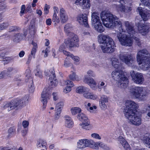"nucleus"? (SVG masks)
I'll return each mask as SVG.
<instances>
[{
    "label": "nucleus",
    "instance_id": "obj_1",
    "mask_svg": "<svg viewBox=\"0 0 150 150\" xmlns=\"http://www.w3.org/2000/svg\"><path fill=\"white\" fill-rule=\"evenodd\" d=\"M100 17L103 25L106 27L113 28L117 26L118 28L119 33L117 34V37L122 45L130 46L132 43V39L137 41L139 40L138 33L132 23L128 21L125 23L126 30L130 38H129L125 34L122 33L125 32V30L122 26V23L116 16L110 13L103 11L100 14Z\"/></svg>",
    "mask_w": 150,
    "mask_h": 150
},
{
    "label": "nucleus",
    "instance_id": "obj_2",
    "mask_svg": "<svg viewBox=\"0 0 150 150\" xmlns=\"http://www.w3.org/2000/svg\"><path fill=\"white\" fill-rule=\"evenodd\" d=\"M98 38V43L101 45L100 47L103 53H111L115 51L116 45L115 42L109 35L100 34Z\"/></svg>",
    "mask_w": 150,
    "mask_h": 150
},
{
    "label": "nucleus",
    "instance_id": "obj_3",
    "mask_svg": "<svg viewBox=\"0 0 150 150\" xmlns=\"http://www.w3.org/2000/svg\"><path fill=\"white\" fill-rule=\"evenodd\" d=\"M130 92L131 95L134 98H138L140 100H144L148 95L145 89L142 87H132L130 88Z\"/></svg>",
    "mask_w": 150,
    "mask_h": 150
},
{
    "label": "nucleus",
    "instance_id": "obj_4",
    "mask_svg": "<svg viewBox=\"0 0 150 150\" xmlns=\"http://www.w3.org/2000/svg\"><path fill=\"white\" fill-rule=\"evenodd\" d=\"M125 115L130 124L136 126H139L142 124L141 117L135 112H130Z\"/></svg>",
    "mask_w": 150,
    "mask_h": 150
},
{
    "label": "nucleus",
    "instance_id": "obj_5",
    "mask_svg": "<svg viewBox=\"0 0 150 150\" xmlns=\"http://www.w3.org/2000/svg\"><path fill=\"white\" fill-rule=\"evenodd\" d=\"M118 57L121 61L129 66L132 65L135 60L134 58L131 54L126 52H120Z\"/></svg>",
    "mask_w": 150,
    "mask_h": 150
},
{
    "label": "nucleus",
    "instance_id": "obj_6",
    "mask_svg": "<svg viewBox=\"0 0 150 150\" xmlns=\"http://www.w3.org/2000/svg\"><path fill=\"white\" fill-rule=\"evenodd\" d=\"M130 74L132 80L136 83L141 84L143 83L144 79L142 73H135L134 70H132L130 71Z\"/></svg>",
    "mask_w": 150,
    "mask_h": 150
},
{
    "label": "nucleus",
    "instance_id": "obj_7",
    "mask_svg": "<svg viewBox=\"0 0 150 150\" xmlns=\"http://www.w3.org/2000/svg\"><path fill=\"white\" fill-rule=\"evenodd\" d=\"M126 107L125 108L124 113V115L129 113L130 112H134L133 110L136 109L137 104L134 101L131 100H127L125 103Z\"/></svg>",
    "mask_w": 150,
    "mask_h": 150
},
{
    "label": "nucleus",
    "instance_id": "obj_8",
    "mask_svg": "<svg viewBox=\"0 0 150 150\" xmlns=\"http://www.w3.org/2000/svg\"><path fill=\"white\" fill-rule=\"evenodd\" d=\"M79 39L76 35H74L71 39H68L65 41V44L67 47L71 48L73 47H78Z\"/></svg>",
    "mask_w": 150,
    "mask_h": 150
},
{
    "label": "nucleus",
    "instance_id": "obj_9",
    "mask_svg": "<svg viewBox=\"0 0 150 150\" xmlns=\"http://www.w3.org/2000/svg\"><path fill=\"white\" fill-rule=\"evenodd\" d=\"M51 93H50L49 89L47 88H45L41 94V100L43 103L44 107L46 106L47 103V100L50 98Z\"/></svg>",
    "mask_w": 150,
    "mask_h": 150
},
{
    "label": "nucleus",
    "instance_id": "obj_10",
    "mask_svg": "<svg viewBox=\"0 0 150 150\" xmlns=\"http://www.w3.org/2000/svg\"><path fill=\"white\" fill-rule=\"evenodd\" d=\"M111 74L113 78L116 81H125L127 79V78L122 74L121 71L115 70L112 71Z\"/></svg>",
    "mask_w": 150,
    "mask_h": 150
},
{
    "label": "nucleus",
    "instance_id": "obj_11",
    "mask_svg": "<svg viewBox=\"0 0 150 150\" xmlns=\"http://www.w3.org/2000/svg\"><path fill=\"white\" fill-rule=\"evenodd\" d=\"M77 20L81 24L84 25L86 27H89L87 15L86 14H80L77 17Z\"/></svg>",
    "mask_w": 150,
    "mask_h": 150
},
{
    "label": "nucleus",
    "instance_id": "obj_12",
    "mask_svg": "<svg viewBox=\"0 0 150 150\" xmlns=\"http://www.w3.org/2000/svg\"><path fill=\"white\" fill-rule=\"evenodd\" d=\"M149 54L148 52L146 50H141L137 54V59L138 62H140L143 60L147 59Z\"/></svg>",
    "mask_w": 150,
    "mask_h": 150
},
{
    "label": "nucleus",
    "instance_id": "obj_13",
    "mask_svg": "<svg viewBox=\"0 0 150 150\" xmlns=\"http://www.w3.org/2000/svg\"><path fill=\"white\" fill-rule=\"evenodd\" d=\"M137 25L139 32L142 35H145L148 32L149 29L148 25L144 24L141 23H138Z\"/></svg>",
    "mask_w": 150,
    "mask_h": 150
},
{
    "label": "nucleus",
    "instance_id": "obj_14",
    "mask_svg": "<svg viewBox=\"0 0 150 150\" xmlns=\"http://www.w3.org/2000/svg\"><path fill=\"white\" fill-rule=\"evenodd\" d=\"M137 10L144 21H146L150 18V14L149 12L147 10H144V9H143L141 7H138Z\"/></svg>",
    "mask_w": 150,
    "mask_h": 150
},
{
    "label": "nucleus",
    "instance_id": "obj_15",
    "mask_svg": "<svg viewBox=\"0 0 150 150\" xmlns=\"http://www.w3.org/2000/svg\"><path fill=\"white\" fill-rule=\"evenodd\" d=\"M32 44L33 46V47L31 51V54L29 55L28 61L26 62V63L28 64L30 63L32 57L34 58H35V55L38 49L37 45L36 43L34 41H33Z\"/></svg>",
    "mask_w": 150,
    "mask_h": 150
},
{
    "label": "nucleus",
    "instance_id": "obj_16",
    "mask_svg": "<svg viewBox=\"0 0 150 150\" xmlns=\"http://www.w3.org/2000/svg\"><path fill=\"white\" fill-rule=\"evenodd\" d=\"M23 34L22 33H17L15 34L13 38V40L14 42H18L20 41L25 38L27 34L26 30H24Z\"/></svg>",
    "mask_w": 150,
    "mask_h": 150
},
{
    "label": "nucleus",
    "instance_id": "obj_17",
    "mask_svg": "<svg viewBox=\"0 0 150 150\" xmlns=\"http://www.w3.org/2000/svg\"><path fill=\"white\" fill-rule=\"evenodd\" d=\"M138 62L139 64L141 65V69L144 71L147 70L150 67V61L147 59Z\"/></svg>",
    "mask_w": 150,
    "mask_h": 150
},
{
    "label": "nucleus",
    "instance_id": "obj_18",
    "mask_svg": "<svg viewBox=\"0 0 150 150\" xmlns=\"http://www.w3.org/2000/svg\"><path fill=\"white\" fill-rule=\"evenodd\" d=\"M59 17L62 23H65L68 20V16L65 10L62 8L59 10Z\"/></svg>",
    "mask_w": 150,
    "mask_h": 150
},
{
    "label": "nucleus",
    "instance_id": "obj_19",
    "mask_svg": "<svg viewBox=\"0 0 150 150\" xmlns=\"http://www.w3.org/2000/svg\"><path fill=\"white\" fill-rule=\"evenodd\" d=\"M83 81L85 83L88 84L92 88H95V87L96 85V83L94 79L92 78L88 77L87 75L85 76Z\"/></svg>",
    "mask_w": 150,
    "mask_h": 150
},
{
    "label": "nucleus",
    "instance_id": "obj_20",
    "mask_svg": "<svg viewBox=\"0 0 150 150\" xmlns=\"http://www.w3.org/2000/svg\"><path fill=\"white\" fill-rule=\"evenodd\" d=\"M75 3L76 4L79 3L83 9L89 8L91 5L89 0H76Z\"/></svg>",
    "mask_w": 150,
    "mask_h": 150
},
{
    "label": "nucleus",
    "instance_id": "obj_21",
    "mask_svg": "<svg viewBox=\"0 0 150 150\" xmlns=\"http://www.w3.org/2000/svg\"><path fill=\"white\" fill-rule=\"evenodd\" d=\"M91 17L92 24L93 25H95V24H99L101 22L100 19L98 14L96 12H94L92 13Z\"/></svg>",
    "mask_w": 150,
    "mask_h": 150
},
{
    "label": "nucleus",
    "instance_id": "obj_22",
    "mask_svg": "<svg viewBox=\"0 0 150 150\" xmlns=\"http://www.w3.org/2000/svg\"><path fill=\"white\" fill-rule=\"evenodd\" d=\"M65 125L68 128H71L74 126V122L71 118L69 116L66 115L64 116Z\"/></svg>",
    "mask_w": 150,
    "mask_h": 150
},
{
    "label": "nucleus",
    "instance_id": "obj_23",
    "mask_svg": "<svg viewBox=\"0 0 150 150\" xmlns=\"http://www.w3.org/2000/svg\"><path fill=\"white\" fill-rule=\"evenodd\" d=\"M118 140L125 150H130L129 145L122 137H119Z\"/></svg>",
    "mask_w": 150,
    "mask_h": 150
},
{
    "label": "nucleus",
    "instance_id": "obj_24",
    "mask_svg": "<svg viewBox=\"0 0 150 150\" xmlns=\"http://www.w3.org/2000/svg\"><path fill=\"white\" fill-rule=\"evenodd\" d=\"M65 84L67 86L64 89L63 91L66 93L71 91V88L74 86V85L73 83L69 80H67L65 81Z\"/></svg>",
    "mask_w": 150,
    "mask_h": 150
},
{
    "label": "nucleus",
    "instance_id": "obj_25",
    "mask_svg": "<svg viewBox=\"0 0 150 150\" xmlns=\"http://www.w3.org/2000/svg\"><path fill=\"white\" fill-rule=\"evenodd\" d=\"M49 85L53 87L56 86L58 84V81L56 78V76L54 77L50 76L49 79Z\"/></svg>",
    "mask_w": 150,
    "mask_h": 150
},
{
    "label": "nucleus",
    "instance_id": "obj_26",
    "mask_svg": "<svg viewBox=\"0 0 150 150\" xmlns=\"http://www.w3.org/2000/svg\"><path fill=\"white\" fill-rule=\"evenodd\" d=\"M28 90L30 93H33L34 91L35 87L33 85V79L32 78H30V80L28 81Z\"/></svg>",
    "mask_w": 150,
    "mask_h": 150
},
{
    "label": "nucleus",
    "instance_id": "obj_27",
    "mask_svg": "<svg viewBox=\"0 0 150 150\" xmlns=\"http://www.w3.org/2000/svg\"><path fill=\"white\" fill-rule=\"evenodd\" d=\"M3 108L4 109L8 111L14 109V106L12 101H11L10 102L5 103L3 107Z\"/></svg>",
    "mask_w": 150,
    "mask_h": 150
},
{
    "label": "nucleus",
    "instance_id": "obj_28",
    "mask_svg": "<svg viewBox=\"0 0 150 150\" xmlns=\"http://www.w3.org/2000/svg\"><path fill=\"white\" fill-rule=\"evenodd\" d=\"M83 96L85 98H87L91 99L93 100L96 99L97 98L96 96L93 94L92 93L89 91L88 89L87 91L84 92Z\"/></svg>",
    "mask_w": 150,
    "mask_h": 150
},
{
    "label": "nucleus",
    "instance_id": "obj_29",
    "mask_svg": "<svg viewBox=\"0 0 150 150\" xmlns=\"http://www.w3.org/2000/svg\"><path fill=\"white\" fill-rule=\"evenodd\" d=\"M46 143L42 139H39L37 142V146L38 148L40 149H46Z\"/></svg>",
    "mask_w": 150,
    "mask_h": 150
},
{
    "label": "nucleus",
    "instance_id": "obj_30",
    "mask_svg": "<svg viewBox=\"0 0 150 150\" xmlns=\"http://www.w3.org/2000/svg\"><path fill=\"white\" fill-rule=\"evenodd\" d=\"M96 30L98 32L100 33L102 32L104 30V28L102 26V24L101 22L99 24H95L93 25Z\"/></svg>",
    "mask_w": 150,
    "mask_h": 150
},
{
    "label": "nucleus",
    "instance_id": "obj_31",
    "mask_svg": "<svg viewBox=\"0 0 150 150\" xmlns=\"http://www.w3.org/2000/svg\"><path fill=\"white\" fill-rule=\"evenodd\" d=\"M77 118L81 121L83 122H86L88 120L87 117L83 113L80 112L78 114L77 116Z\"/></svg>",
    "mask_w": 150,
    "mask_h": 150
},
{
    "label": "nucleus",
    "instance_id": "obj_32",
    "mask_svg": "<svg viewBox=\"0 0 150 150\" xmlns=\"http://www.w3.org/2000/svg\"><path fill=\"white\" fill-rule=\"evenodd\" d=\"M5 72L6 73V74H7V77H9L10 76V73H15L17 72V69L15 68H14L13 67H9L8 68L7 70H4Z\"/></svg>",
    "mask_w": 150,
    "mask_h": 150
},
{
    "label": "nucleus",
    "instance_id": "obj_33",
    "mask_svg": "<svg viewBox=\"0 0 150 150\" xmlns=\"http://www.w3.org/2000/svg\"><path fill=\"white\" fill-rule=\"evenodd\" d=\"M45 74L46 76H50H50L52 77H54L55 76V72L54 70V69L53 67L51 68L49 70V71H45Z\"/></svg>",
    "mask_w": 150,
    "mask_h": 150
},
{
    "label": "nucleus",
    "instance_id": "obj_34",
    "mask_svg": "<svg viewBox=\"0 0 150 150\" xmlns=\"http://www.w3.org/2000/svg\"><path fill=\"white\" fill-rule=\"evenodd\" d=\"M113 66L115 68H117L120 66L119 60L117 58H112L111 59Z\"/></svg>",
    "mask_w": 150,
    "mask_h": 150
},
{
    "label": "nucleus",
    "instance_id": "obj_35",
    "mask_svg": "<svg viewBox=\"0 0 150 150\" xmlns=\"http://www.w3.org/2000/svg\"><path fill=\"white\" fill-rule=\"evenodd\" d=\"M90 122L88 120L86 122H83L82 124H80L79 125L81 126V127L85 130H89L90 128L89 125Z\"/></svg>",
    "mask_w": 150,
    "mask_h": 150
},
{
    "label": "nucleus",
    "instance_id": "obj_36",
    "mask_svg": "<svg viewBox=\"0 0 150 150\" xmlns=\"http://www.w3.org/2000/svg\"><path fill=\"white\" fill-rule=\"evenodd\" d=\"M81 109L78 107H75L71 109V112L72 114L74 115L80 113L81 112Z\"/></svg>",
    "mask_w": 150,
    "mask_h": 150
},
{
    "label": "nucleus",
    "instance_id": "obj_37",
    "mask_svg": "<svg viewBox=\"0 0 150 150\" xmlns=\"http://www.w3.org/2000/svg\"><path fill=\"white\" fill-rule=\"evenodd\" d=\"M88 88L82 86H79L77 88L76 92L79 93H82L83 92L84 93L88 91Z\"/></svg>",
    "mask_w": 150,
    "mask_h": 150
},
{
    "label": "nucleus",
    "instance_id": "obj_38",
    "mask_svg": "<svg viewBox=\"0 0 150 150\" xmlns=\"http://www.w3.org/2000/svg\"><path fill=\"white\" fill-rule=\"evenodd\" d=\"M13 103H14V108L18 105H21L23 103V101L19 99H17L15 100H12Z\"/></svg>",
    "mask_w": 150,
    "mask_h": 150
},
{
    "label": "nucleus",
    "instance_id": "obj_39",
    "mask_svg": "<svg viewBox=\"0 0 150 150\" xmlns=\"http://www.w3.org/2000/svg\"><path fill=\"white\" fill-rule=\"evenodd\" d=\"M77 147L79 149L84 148L86 147L84 139L79 140L77 143Z\"/></svg>",
    "mask_w": 150,
    "mask_h": 150
},
{
    "label": "nucleus",
    "instance_id": "obj_40",
    "mask_svg": "<svg viewBox=\"0 0 150 150\" xmlns=\"http://www.w3.org/2000/svg\"><path fill=\"white\" fill-rule=\"evenodd\" d=\"M64 105V103L63 102H61L57 103L56 106L55 108V111H61Z\"/></svg>",
    "mask_w": 150,
    "mask_h": 150
},
{
    "label": "nucleus",
    "instance_id": "obj_41",
    "mask_svg": "<svg viewBox=\"0 0 150 150\" xmlns=\"http://www.w3.org/2000/svg\"><path fill=\"white\" fill-rule=\"evenodd\" d=\"M69 77L70 79L72 81H78L79 80V78L76 76L75 73L72 71H71V74L69 75Z\"/></svg>",
    "mask_w": 150,
    "mask_h": 150
},
{
    "label": "nucleus",
    "instance_id": "obj_42",
    "mask_svg": "<svg viewBox=\"0 0 150 150\" xmlns=\"http://www.w3.org/2000/svg\"><path fill=\"white\" fill-rule=\"evenodd\" d=\"M28 8L25 9V5H22L21 8V11L20 13V15L21 16H22L24 14L28 12L27 11Z\"/></svg>",
    "mask_w": 150,
    "mask_h": 150
},
{
    "label": "nucleus",
    "instance_id": "obj_43",
    "mask_svg": "<svg viewBox=\"0 0 150 150\" xmlns=\"http://www.w3.org/2000/svg\"><path fill=\"white\" fill-rule=\"evenodd\" d=\"M71 25L70 24H67L64 27V30L66 33L71 34L72 33L70 32V31L71 30Z\"/></svg>",
    "mask_w": 150,
    "mask_h": 150
},
{
    "label": "nucleus",
    "instance_id": "obj_44",
    "mask_svg": "<svg viewBox=\"0 0 150 150\" xmlns=\"http://www.w3.org/2000/svg\"><path fill=\"white\" fill-rule=\"evenodd\" d=\"M108 97L105 95H103L101 96L99 102L107 103L108 102Z\"/></svg>",
    "mask_w": 150,
    "mask_h": 150
},
{
    "label": "nucleus",
    "instance_id": "obj_45",
    "mask_svg": "<svg viewBox=\"0 0 150 150\" xmlns=\"http://www.w3.org/2000/svg\"><path fill=\"white\" fill-rule=\"evenodd\" d=\"M117 9L118 10L122 12H126L125 6L121 4L117 6Z\"/></svg>",
    "mask_w": 150,
    "mask_h": 150
},
{
    "label": "nucleus",
    "instance_id": "obj_46",
    "mask_svg": "<svg viewBox=\"0 0 150 150\" xmlns=\"http://www.w3.org/2000/svg\"><path fill=\"white\" fill-rule=\"evenodd\" d=\"M20 29V27L18 26H10L9 27L8 29V32H13L15 31L18 30Z\"/></svg>",
    "mask_w": 150,
    "mask_h": 150
},
{
    "label": "nucleus",
    "instance_id": "obj_47",
    "mask_svg": "<svg viewBox=\"0 0 150 150\" xmlns=\"http://www.w3.org/2000/svg\"><path fill=\"white\" fill-rule=\"evenodd\" d=\"M8 23L6 22H4L0 24V30L5 29L8 27Z\"/></svg>",
    "mask_w": 150,
    "mask_h": 150
},
{
    "label": "nucleus",
    "instance_id": "obj_48",
    "mask_svg": "<svg viewBox=\"0 0 150 150\" xmlns=\"http://www.w3.org/2000/svg\"><path fill=\"white\" fill-rule=\"evenodd\" d=\"M35 75L39 78H41L42 77V72L40 69H37L35 70Z\"/></svg>",
    "mask_w": 150,
    "mask_h": 150
},
{
    "label": "nucleus",
    "instance_id": "obj_49",
    "mask_svg": "<svg viewBox=\"0 0 150 150\" xmlns=\"http://www.w3.org/2000/svg\"><path fill=\"white\" fill-rule=\"evenodd\" d=\"M52 21L53 22L55 23V24L56 23H59V22L60 20L59 17L57 16V14L53 15Z\"/></svg>",
    "mask_w": 150,
    "mask_h": 150
},
{
    "label": "nucleus",
    "instance_id": "obj_50",
    "mask_svg": "<svg viewBox=\"0 0 150 150\" xmlns=\"http://www.w3.org/2000/svg\"><path fill=\"white\" fill-rule=\"evenodd\" d=\"M100 142H95L93 141V142L91 146L93 147V148L96 149H98V147H100Z\"/></svg>",
    "mask_w": 150,
    "mask_h": 150
},
{
    "label": "nucleus",
    "instance_id": "obj_51",
    "mask_svg": "<svg viewBox=\"0 0 150 150\" xmlns=\"http://www.w3.org/2000/svg\"><path fill=\"white\" fill-rule=\"evenodd\" d=\"M84 140L86 147L89 146L91 147V145L93 142V140H89L87 139H84Z\"/></svg>",
    "mask_w": 150,
    "mask_h": 150
},
{
    "label": "nucleus",
    "instance_id": "obj_52",
    "mask_svg": "<svg viewBox=\"0 0 150 150\" xmlns=\"http://www.w3.org/2000/svg\"><path fill=\"white\" fill-rule=\"evenodd\" d=\"M16 132V129L14 127H11L8 130V136H9L13 134Z\"/></svg>",
    "mask_w": 150,
    "mask_h": 150
},
{
    "label": "nucleus",
    "instance_id": "obj_53",
    "mask_svg": "<svg viewBox=\"0 0 150 150\" xmlns=\"http://www.w3.org/2000/svg\"><path fill=\"white\" fill-rule=\"evenodd\" d=\"M145 6L150 9V0H140Z\"/></svg>",
    "mask_w": 150,
    "mask_h": 150
},
{
    "label": "nucleus",
    "instance_id": "obj_54",
    "mask_svg": "<svg viewBox=\"0 0 150 150\" xmlns=\"http://www.w3.org/2000/svg\"><path fill=\"white\" fill-rule=\"evenodd\" d=\"M25 74H26V77L28 79V81L30 80V78H32L31 76V72L29 69H27L26 70Z\"/></svg>",
    "mask_w": 150,
    "mask_h": 150
},
{
    "label": "nucleus",
    "instance_id": "obj_55",
    "mask_svg": "<svg viewBox=\"0 0 150 150\" xmlns=\"http://www.w3.org/2000/svg\"><path fill=\"white\" fill-rule=\"evenodd\" d=\"M6 6L4 2L1 1L0 2V11H3L6 8Z\"/></svg>",
    "mask_w": 150,
    "mask_h": 150
},
{
    "label": "nucleus",
    "instance_id": "obj_56",
    "mask_svg": "<svg viewBox=\"0 0 150 150\" xmlns=\"http://www.w3.org/2000/svg\"><path fill=\"white\" fill-rule=\"evenodd\" d=\"M55 113L54 115V119L55 120H57L60 117V113L61 111H60V110L55 111Z\"/></svg>",
    "mask_w": 150,
    "mask_h": 150
},
{
    "label": "nucleus",
    "instance_id": "obj_57",
    "mask_svg": "<svg viewBox=\"0 0 150 150\" xmlns=\"http://www.w3.org/2000/svg\"><path fill=\"white\" fill-rule=\"evenodd\" d=\"M127 79L125 81H121L120 82V85L121 87H123V88H126L127 86V83H125V82H126L127 81Z\"/></svg>",
    "mask_w": 150,
    "mask_h": 150
},
{
    "label": "nucleus",
    "instance_id": "obj_58",
    "mask_svg": "<svg viewBox=\"0 0 150 150\" xmlns=\"http://www.w3.org/2000/svg\"><path fill=\"white\" fill-rule=\"evenodd\" d=\"M92 137L93 138L96 139H101V137L97 133H93L91 134Z\"/></svg>",
    "mask_w": 150,
    "mask_h": 150
},
{
    "label": "nucleus",
    "instance_id": "obj_59",
    "mask_svg": "<svg viewBox=\"0 0 150 150\" xmlns=\"http://www.w3.org/2000/svg\"><path fill=\"white\" fill-rule=\"evenodd\" d=\"M100 108L102 109L105 110L107 108V105L106 103L99 102Z\"/></svg>",
    "mask_w": 150,
    "mask_h": 150
},
{
    "label": "nucleus",
    "instance_id": "obj_60",
    "mask_svg": "<svg viewBox=\"0 0 150 150\" xmlns=\"http://www.w3.org/2000/svg\"><path fill=\"white\" fill-rule=\"evenodd\" d=\"M87 74L89 76L94 77L96 76L95 73L91 70H88L87 72Z\"/></svg>",
    "mask_w": 150,
    "mask_h": 150
},
{
    "label": "nucleus",
    "instance_id": "obj_61",
    "mask_svg": "<svg viewBox=\"0 0 150 150\" xmlns=\"http://www.w3.org/2000/svg\"><path fill=\"white\" fill-rule=\"evenodd\" d=\"M144 141L146 144L149 146V148H150V137H146Z\"/></svg>",
    "mask_w": 150,
    "mask_h": 150
},
{
    "label": "nucleus",
    "instance_id": "obj_62",
    "mask_svg": "<svg viewBox=\"0 0 150 150\" xmlns=\"http://www.w3.org/2000/svg\"><path fill=\"white\" fill-rule=\"evenodd\" d=\"M100 147L104 149L108 150L109 149L108 146L101 142H100Z\"/></svg>",
    "mask_w": 150,
    "mask_h": 150
},
{
    "label": "nucleus",
    "instance_id": "obj_63",
    "mask_svg": "<svg viewBox=\"0 0 150 150\" xmlns=\"http://www.w3.org/2000/svg\"><path fill=\"white\" fill-rule=\"evenodd\" d=\"M4 71L0 72V79L7 77L6 76L7 74Z\"/></svg>",
    "mask_w": 150,
    "mask_h": 150
},
{
    "label": "nucleus",
    "instance_id": "obj_64",
    "mask_svg": "<svg viewBox=\"0 0 150 150\" xmlns=\"http://www.w3.org/2000/svg\"><path fill=\"white\" fill-rule=\"evenodd\" d=\"M63 53L65 55L67 56L70 57L71 58H73V54H71L70 52L65 50L63 52Z\"/></svg>",
    "mask_w": 150,
    "mask_h": 150
}]
</instances>
